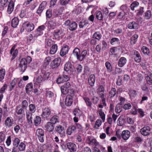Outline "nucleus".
I'll use <instances>...</instances> for the list:
<instances>
[{"mask_svg": "<svg viewBox=\"0 0 152 152\" xmlns=\"http://www.w3.org/2000/svg\"><path fill=\"white\" fill-rule=\"evenodd\" d=\"M56 26V23L55 21L50 20L48 22L47 26L50 29H54Z\"/></svg>", "mask_w": 152, "mask_h": 152, "instance_id": "393cba45", "label": "nucleus"}, {"mask_svg": "<svg viewBox=\"0 0 152 152\" xmlns=\"http://www.w3.org/2000/svg\"><path fill=\"white\" fill-rule=\"evenodd\" d=\"M130 136V132L128 130L123 131L121 133L122 138L124 140H126L128 139Z\"/></svg>", "mask_w": 152, "mask_h": 152, "instance_id": "9b49d317", "label": "nucleus"}, {"mask_svg": "<svg viewBox=\"0 0 152 152\" xmlns=\"http://www.w3.org/2000/svg\"><path fill=\"white\" fill-rule=\"evenodd\" d=\"M86 141L89 145L94 146L96 148L99 147V142L96 139L92 137L89 136L86 139Z\"/></svg>", "mask_w": 152, "mask_h": 152, "instance_id": "f03ea898", "label": "nucleus"}, {"mask_svg": "<svg viewBox=\"0 0 152 152\" xmlns=\"http://www.w3.org/2000/svg\"><path fill=\"white\" fill-rule=\"evenodd\" d=\"M98 112L99 115L100 116L101 118L103 121V122H104L105 120V115L102 109H100L98 110Z\"/></svg>", "mask_w": 152, "mask_h": 152, "instance_id": "72a5a7b5", "label": "nucleus"}, {"mask_svg": "<svg viewBox=\"0 0 152 152\" xmlns=\"http://www.w3.org/2000/svg\"><path fill=\"white\" fill-rule=\"evenodd\" d=\"M87 53V52L86 50H83L80 54V56L78 57V60L82 61L85 58Z\"/></svg>", "mask_w": 152, "mask_h": 152, "instance_id": "7c9ffc66", "label": "nucleus"}, {"mask_svg": "<svg viewBox=\"0 0 152 152\" xmlns=\"http://www.w3.org/2000/svg\"><path fill=\"white\" fill-rule=\"evenodd\" d=\"M41 118L39 116H36L34 119V123L36 126H37L41 123Z\"/></svg>", "mask_w": 152, "mask_h": 152, "instance_id": "a18cd8bd", "label": "nucleus"}, {"mask_svg": "<svg viewBox=\"0 0 152 152\" xmlns=\"http://www.w3.org/2000/svg\"><path fill=\"white\" fill-rule=\"evenodd\" d=\"M125 12L124 11L120 12L118 16V18L120 19H122L125 16Z\"/></svg>", "mask_w": 152, "mask_h": 152, "instance_id": "0e129e2a", "label": "nucleus"}, {"mask_svg": "<svg viewBox=\"0 0 152 152\" xmlns=\"http://www.w3.org/2000/svg\"><path fill=\"white\" fill-rule=\"evenodd\" d=\"M151 129L149 126H147L142 128L140 130L141 134L144 136H147L151 132Z\"/></svg>", "mask_w": 152, "mask_h": 152, "instance_id": "9d476101", "label": "nucleus"}, {"mask_svg": "<svg viewBox=\"0 0 152 152\" xmlns=\"http://www.w3.org/2000/svg\"><path fill=\"white\" fill-rule=\"evenodd\" d=\"M40 74L42 75L44 80L48 79L50 75V74L48 72H42Z\"/></svg>", "mask_w": 152, "mask_h": 152, "instance_id": "864d4df0", "label": "nucleus"}, {"mask_svg": "<svg viewBox=\"0 0 152 152\" xmlns=\"http://www.w3.org/2000/svg\"><path fill=\"white\" fill-rule=\"evenodd\" d=\"M83 99L84 100L86 105L89 107H91L92 104L89 99L86 97H84Z\"/></svg>", "mask_w": 152, "mask_h": 152, "instance_id": "c03bdc74", "label": "nucleus"}, {"mask_svg": "<svg viewBox=\"0 0 152 152\" xmlns=\"http://www.w3.org/2000/svg\"><path fill=\"white\" fill-rule=\"evenodd\" d=\"M47 4V3L46 1H43L40 4L39 7L43 10L46 7Z\"/></svg>", "mask_w": 152, "mask_h": 152, "instance_id": "680f3d73", "label": "nucleus"}, {"mask_svg": "<svg viewBox=\"0 0 152 152\" xmlns=\"http://www.w3.org/2000/svg\"><path fill=\"white\" fill-rule=\"evenodd\" d=\"M28 103L26 100H24L22 102V107L23 109L26 108L28 106Z\"/></svg>", "mask_w": 152, "mask_h": 152, "instance_id": "774afa93", "label": "nucleus"}, {"mask_svg": "<svg viewBox=\"0 0 152 152\" xmlns=\"http://www.w3.org/2000/svg\"><path fill=\"white\" fill-rule=\"evenodd\" d=\"M32 113L30 112L27 111L26 112V118L28 123L30 124H32Z\"/></svg>", "mask_w": 152, "mask_h": 152, "instance_id": "cd10ccee", "label": "nucleus"}, {"mask_svg": "<svg viewBox=\"0 0 152 152\" xmlns=\"http://www.w3.org/2000/svg\"><path fill=\"white\" fill-rule=\"evenodd\" d=\"M73 114L75 116H80L82 115V112L79 109L76 108L74 111Z\"/></svg>", "mask_w": 152, "mask_h": 152, "instance_id": "58836bf2", "label": "nucleus"}, {"mask_svg": "<svg viewBox=\"0 0 152 152\" xmlns=\"http://www.w3.org/2000/svg\"><path fill=\"white\" fill-rule=\"evenodd\" d=\"M95 80V76L94 74L91 75L88 78V82L89 85L93 86L94 84Z\"/></svg>", "mask_w": 152, "mask_h": 152, "instance_id": "aec40b11", "label": "nucleus"}, {"mask_svg": "<svg viewBox=\"0 0 152 152\" xmlns=\"http://www.w3.org/2000/svg\"><path fill=\"white\" fill-rule=\"evenodd\" d=\"M20 143V140L17 138L15 139L13 141V145L14 146L17 147L19 145Z\"/></svg>", "mask_w": 152, "mask_h": 152, "instance_id": "052dcab7", "label": "nucleus"}, {"mask_svg": "<svg viewBox=\"0 0 152 152\" xmlns=\"http://www.w3.org/2000/svg\"><path fill=\"white\" fill-rule=\"evenodd\" d=\"M58 117L57 116H54L51 118L50 119V122L53 124H55L56 123L58 122Z\"/></svg>", "mask_w": 152, "mask_h": 152, "instance_id": "ea45409f", "label": "nucleus"}, {"mask_svg": "<svg viewBox=\"0 0 152 152\" xmlns=\"http://www.w3.org/2000/svg\"><path fill=\"white\" fill-rule=\"evenodd\" d=\"M36 134L39 140L41 142H43L44 141V133L43 130L41 129H37Z\"/></svg>", "mask_w": 152, "mask_h": 152, "instance_id": "0eeeda50", "label": "nucleus"}, {"mask_svg": "<svg viewBox=\"0 0 152 152\" xmlns=\"http://www.w3.org/2000/svg\"><path fill=\"white\" fill-rule=\"evenodd\" d=\"M102 35L99 32H95L93 35V38L96 39L98 40H99L101 38Z\"/></svg>", "mask_w": 152, "mask_h": 152, "instance_id": "a19ab883", "label": "nucleus"}, {"mask_svg": "<svg viewBox=\"0 0 152 152\" xmlns=\"http://www.w3.org/2000/svg\"><path fill=\"white\" fill-rule=\"evenodd\" d=\"M116 94V90L115 88H112L109 92V95L110 97H114Z\"/></svg>", "mask_w": 152, "mask_h": 152, "instance_id": "5fc2aeb1", "label": "nucleus"}, {"mask_svg": "<svg viewBox=\"0 0 152 152\" xmlns=\"http://www.w3.org/2000/svg\"><path fill=\"white\" fill-rule=\"evenodd\" d=\"M18 79L15 78L12 81L11 83V85L12 87V89H10L11 90L16 85L17 82H18Z\"/></svg>", "mask_w": 152, "mask_h": 152, "instance_id": "338daca9", "label": "nucleus"}, {"mask_svg": "<svg viewBox=\"0 0 152 152\" xmlns=\"http://www.w3.org/2000/svg\"><path fill=\"white\" fill-rule=\"evenodd\" d=\"M62 33V31L59 30L55 31L54 32V36L56 38L60 37Z\"/></svg>", "mask_w": 152, "mask_h": 152, "instance_id": "3c124183", "label": "nucleus"}, {"mask_svg": "<svg viewBox=\"0 0 152 152\" xmlns=\"http://www.w3.org/2000/svg\"><path fill=\"white\" fill-rule=\"evenodd\" d=\"M137 12V14L138 15H142L144 12L143 7H140L138 10L136 11Z\"/></svg>", "mask_w": 152, "mask_h": 152, "instance_id": "e2e57ef3", "label": "nucleus"}, {"mask_svg": "<svg viewBox=\"0 0 152 152\" xmlns=\"http://www.w3.org/2000/svg\"><path fill=\"white\" fill-rule=\"evenodd\" d=\"M13 120L11 117H8L5 121V124L6 127L9 128L12 126Z\"/></svg>", "mask_w": 152, "mask_h": 152, "instance_id": "ddd939ff", "label": "nucleus"}, {"mask_svg": "<svg viewBox=\"0 0 152 152\" xmlns=\"http://www.w3.org/2000/svg\"><path fill=\"white\" fill-rule=\"evenodd\" d=\"M66 145L67 148L71 151L75 152L76 151V145L74 143L72 142H68Z\"/></svg>", "mask_w": 152, "mask_h": 152, "instance_id": "4468645a", "label": "nucleus"}, {"mask_svg": "<svg viewBox=\"0 0 152 152\" xmlns=\"http://www.w3.org/2000/svg\"><path fill=\"white\" fill-rule=\"evenodd\" d=\"M33 86L32 83L28 84L26 86V91L27 93L28 94L30 91H31L33 89Z\"/></svg>", "mask_w": 152, "mask_h": 152, "instance_id": "2f4dec72", "label": "nucleus"}, {"mask_svg": "<svg viewBox=\"0 0 152 152\" xmlns=\"http://www.w3.org/2000/svg\"><path fill=\"white\" fill-rule=\"evenodd\" d=\"M138 24L134 21L130 22L128 24V28L130 29H136L138 28Z\"/></svg>", "mask_w": 152, "mask_h": 152, "instance_id": "4be33fe9", "label": "nucleus"}, {"mask_svg": "<svg viewBox=\"0 0 152 152\" xmlns=\"http://www.w3.org/2000/svg\"><path fill=\"white\" fill-rule=\"evenodd\" d=\"M73 53L74 55L76 56L77 59L78 60V57L80 56V50L78 48H75L73 51Z\"/></svg>", "mask_w": 152, "mask_h": 152, "instance_id": "e433bc0d", "label": "nucleus"}, {"mask_svg": "<svg viewBox=\"0 0 152 152\" xmlns=\"http://www.w3.org/2000/svg\"><path fill=\"white\" fill-rule=\"evenodd\" d=\"M15 46H13L11 48L10 51V53L12 56L11 59L13 60L15 58L17 55L18 50L17 49H15Z\"/></svg>", "mask_w": 152, "mask_h": 152, "instance_id": "6ab92c4d", "label": "nucleus"}, {"mask_svg": "<svg viewBox=\"0 0 152 152\" xmlns=\"http://www.w3.org/2000/svg\"><path fill=\"white\" fill-rule=\"evenodd\" d=\"M102 121L101 119H97L95 122L94 128L96 129H99V127L101 126L102 124Z\"/></svg>", "mask_w": 152, "mask_h": 152, "instance_id": "c9c22d12", "label": "nucleus"}, {"mask_svg": "<svg viewBox=\"0 0 152 152\" xmlns=\"http://www.w3.org/2000/svg\"><path fill=\"white\" fill-rule=\"evenodd\" d=\"M61 59L59 57L55 58L50 64V66L53 69L56 68L59 66L61 62Z\"/></svg>", "mask_w": 152, "mask_h": 152, "instance_id": "6e6552de", "label": "nucleus"}, {"mask_svg": "<svg viewBox=\"0 0 152 152\" xmlns=\"http://www.w3.org/2000/svg\"><path fill=\"white\" fill-rule=\"evenodd\" d=\"M73 96H72L69 95H67L65 100V105L67 106H71L73 102Z\"/></svg>", "mask_w": 152, "mask_h": 152, "instance_id": "f8f14e48", "label": "nucleus"}, {"mask_svg": "<svg viewBox=\"0 0 152 152\" xmlns=\"http://www.w3.org/2000/svg\"><path fill=\"white\" fill-rule=\"evenodd\" d=\"M57 45L56 44L53 45L50 48L49 52V53L52 55L55 54L57 52Z\"/></svg>", "mask_w": 152, "mask_h": 152, "instance_id": "bb28decb", "label": "nucleus"}, {"mask_svg": "<svg viewBox=\"0 0 152 152\" xmlns=\"http://www.w3.org/2000/svg\"><path fill=\"white\" fill-rule=\"evenodd\" d=\"M19 23V20L18 18L15 17L13 18L11 22L12 26L14 27H16Z\"/></svg>", "mask_w": 152, "mask_h": 152, "instance_id": "c756f323", "label": "nucleus"}, {"mask_svg": "<svg viewBox=\"0 0 152 152\" xmlns=\"http://www.w3.org/2000/svg\"><path fill=\"white\" fill-rule=\"evenodd\" d=\"M138 36L137 34H134L130 38V43L131 45H133L137 42Z\"/></svg>", "mask_w": 152, "mask_h": 152, "instance_id": "b1692460", "label": "nucleus"}, {"mask_svg": "<svg viewBox=\"0 0 152 152\" xmlns=\"http://www.w3.org/2000/svg\"><path fill=\"white\" fill-rule=\"evenodd\" d=\"M133 55L135 56L134 60L137 62H140L141 61L142 57L139 52L134 50L133 52Z\"/></svg>", "mask_w": 152, "mask_h": 152, "instance_id": "f3484780", "label": "nucleus"}, {"mask_svg": "<svg viewBox=\"0 0 152 152\" xmlns=\"http://www.w3.org/2000/svg\"><path fill=\"white\" fill-rule=\"evenodd\" d=\"M34 28V25L32 23L26 22L23 24L22 29L26 30L28 32L33 31Z\"/></svg>", "mask_w": 152, "mask_h": 152, "instance_id": "7ed1b4c3", "label": "nucleus"}, {"mask_svg": "<svg viewBox=\"0 0 152 152\" xmlns=\"http://www.w3.org/2000/svg\"><path fill=\"white\" fill-rule=\"evenodd\" d=\"M53 42L51 39H47L45 42V47L46 48L50 47L53 44Z\"/></svg>", "mask_w": 152, "mask_h": 152, "instance_id": "de8ad7c7", "label": "nucleus"}, {"mask_svg": "<svg viewBox=\"0 0 152 152\" xmlns=\"http://www.w3.org/2000/svg\"><path fill=\"white\" fill-rule=\"evenodd\" d=\"M69 50L67 46H66L63 47L61 49L60 54L61 56H64L67 54Z\"/></svg>", "mask_w": 152, "mask_h": 152, "instance_id": "a878e982", "label": "nucleus"}, {"mask_svg": "<svg viewBox=\"0 0 152 152\" xmlns=\"http://www.w3.org/2000/svg\"><path fill=\"white\" fill-rule=\"evenodd\" d=\"M45 28V27L44 25L39 26L35 32V33L34 34V37L37 38L39 36L42 35L43 34V31Z\"/></svg>", "mask_w": 152, "mask_h": 152, "instance_id": "423d86ee", "label": "nucleus"}, {"mask_svg": "<svg viewBox=\"0 0 152 152\" xmlns=\"http://www.w3.org/2000/svg\"><path fill=\"white\" fill-rule=\"evenodd\" d=\"M139 5L138 2L135 1L133 2L130 6V8L132 10L134 11V10L135 8L137 7Z\"/></svg>", "mask_w": 152, "mask_h": 152, "instance_id": "79ce46f5", "label": "nucleus"}, {"mask_svg": "<svg viewBox=\"0 0 152 152\" xmlns=\"http://www.w3.org/2000/svg\"><path fill=\"white\" fill-rule=\"evenodd\" d=\"M141 50L144 54L148 55L150 53L149 49L146 46H144L141 48Z\"/></svg>", "mask_w": 152, "mask_h": 152, "instance_id": "49530a36", "label": "nucleus"}, {"mask_svg": "<svg viewBox=\"0 0 152 152\" xmlns=\"http://www.w3.org/2000/svg\"><path fill=\"white\" fill-rule=\"evenodd\" d=\"M51 113L50 109L49 108H45L42 110V117L44 118H47Z\"/></svg>", "mask_w": 152, "mask_h": 152, "instance_id": "1a4fd4ad", "label": "nucleus"}, {"mask_svg": "<svg viewBox=\"0 0 152 152\" xmlns=\"http://www.w3.org/2000/svg\"><path fill=\"white\" fill-rule=\"evenodd\" d=\"M73 67L71 64V63L68 62L65 64L64 69L66 72L69 71H72L73 70Z\"/></svg>", "mask_w": 152, "mask_h": 152, "instance_id": "412c9836", "label": "nucleus"}, {"mask_svg": "<svg viewBox=\"0 0 152 152\" xmlns=\"http://www.w3.org/2000/svg\"><path fill=\"white\" fill-rule=\"evenodd\" d=\"M31 61V58L28 56L26 58H22L20 61L19 67L20 70L23 72L27 68L28 63H29Z\"/></svg>", "mask_w": 152, "mask_h": 152, "instance_id": "f257e3e1", "label": "nucleus"}, {"mask_svg": "<svg viewBox=\"0 0 152 152\" xmlns=\"http://www.w3.org/2000/svg\"><path fill=\"white\" fill-rule=\"evenodd\" d=\"M14 6V2L12 1L10 2L7 8V12L9 14H10L12 12Z\"/></svg>", "mask_w": 152, "mask_h": 152, "instance_id": "c85d7f7f", "label": "nucleus"}, {"mask_svg": "<svg viewBox=\"0 0 152 152\" xmlns=\"http://www.w3.org/2000/svg\"><path fill=\"white\" fill-rule=\"evenodd\" d=\"M5 74V70L2 69L0 70V81L3 82L2 80L4 79Z\"/></svg>", "mask_w": 152, "mask_h": 152, "instance_id": "f704fd0d", "label": "nucleus"}, {"mask_svg": "<svg viewBox=\"0 0 152 152\" xmlns=\"http://www.w3.org/2000/svg\"><path fill=\"white\" fill-rule=\"evenodd\" d=\"M148 83L149 84H151L152 83V75H148L146 78Z\"/></svg>", "mask_w": 152, "mask_h": 152, "instance_id": "13d9d810", "label": "nucleus"}, {"mask_svg": "<svg viewBox=\"0 0 152 152\" xmlns=\"http://www.w3.org/2000/svg\"><path fill=\"white\" fill-rule=\"evenodd\" d=\"M28 107L29 110V112H30L32 113H33L35 112L36 110V108L34 104H31L29 105Z\"/></svg>", "mask_w": 152, "mask_h": 152, "instance_id": "37998d69", "label": "nucleus"}, {"mask_svg": "<svg viewBox=\"0 0 152 152\" xmlns=\"http://www.w3.org/2000/svg\"><path fill=\"white\" fill-rule=\"evenodd\" d=\"M119 42V39L117 38H113L111 39L110 43L111 45H114Z\"/></svg>", "mask_w": 152, "mask_h": 152, "instance_id": "603ef678", "label": "nucleus"}, {"mask_svg": "<svg viewBox=\"0 0 152 152\" xmlns=\"http://www.w3.org/2000/svg\"><path fill=\"white\" fill-rule=\"evenodd\" d=\"M96 17L97 19L99 20L102 21L103 20V15L102 12L100 11L97 12Z\"/></svg>", "mask_w": 152, "mask_h": 152, "instance_id": "4c0bfd02", "label": "nucleus"}, {"mask_svg": "<svg viewBox=\"0 0 152 152\" xmlns=\"http://www.w3.org/2000/svg\"><path fill=\"white\" fill-rule=\"evenodd\" d=\"M25 144L23 142H21L18 146V149L20 151H23L25 150L26 148Z\"/></svg>", "mask_w": 152, "mask_h": 152, "instance_id": "09e8293b", "label": "nucleus"}, {"mask_svg": "<svg viewBox=\"0 0 152 152\" xmlns=\"http://www.w3.org/2000/svg\"><path fill=\"white\" fill-rule=\"evenodd\" d=\"M55 130L61 137H64L65 136V130L63 127L59 125L55 127Z\"/></svg>", "mask_w": 152, "mask_h": 152, "instance_id": "39448f33", "label": "nucleus"}, {"mask_svg": "<svg viewBox=\"0 0 152 152\" xmlns=\"http://www.w3.org/2000/svg\"><path fill=\"white\" fill-rule=\"evenodd\" d=\"M61 93L64 95L66 94L69 92V90L65 88L64 87L61 86Z\"/></svg>", "mask_w": 152, "mask_h": 152, "instance_id": "bf43d9fd", "label": "nucleus"}, {"mask_svg": "<svg viewBox=\"0 0 152 152\" xmlns=\"http://www.w3.org/2000/svg\"><path fill=\"white\" fill-rule=\"evenodd\" d=\"M5 139V134L2 132H0V142L1 143L4 141Z\"/></svg>", "mask_w": 152, "mask_h": 152, "instance_id": "69168bd1", "label": "nucleus"}, {"mask_svg": "<svg viewBox=\"0 0 152 152\" xmlns=\"http://www.w3.org/2000/svg\"><path fill=\"white\" fill-rule=\"evenodd\" d=\"M54 126L52 123L47 122L45 125V130L49 132H51L53 130Z\"/></svg>", "mask_w": 152, "mask_h": 152, "instance_id": "dca6fc26", "label": "nucleus"}, {"mask_svg": "<svg viewBox=\"0 0 152 152\" xmlns=\"http://www.w3.org/2000/svg\"><path fill=\"white\" fill-rule=\"evenodd\" d=\"M89 25L88 20H84L83 22H80L79 24V26L80 28H83Z\"/></svg>", "mask_w": 152, "mask_h": 152, "instance_id": "473e14b6", "label": "nucleus"}, {"mask_svg": "<svg viewBox=\"0 0 152 152\" xmlns=\"http://www.w3.org/2000/svg\"><path fill=\"white\" fill-rule=\"evenodd\" d=\"M76 130V126L75 125H72L68 128L66 133L68 135H70L72 133L75 132Z\"/></svg>", "mask_w": 152, "mask_h": 152, "instance_id": "2eb2a0df", "label": "nucleus"}, {"mask_svg": "<svg viewBox=\"0 0 152 152\" xmlns=\"http://www.w3.org/2000/svg\"><path fill=\"white\" fill-rule=\"evenodd\" d=\"M15 112L18 115H25V112L23 108L20 106H17L15 108Z\"/></svg>", "mask_w": 152, "mask_h": 152, "instance_id": "a211bd4d", "label": "nucleus"}, {"mask_svg": "<svg viewBox=\"0 0 152 152\" xmlns=\"http://www.w3.org/2000/svg\"><path fill=\"white\" fill-rule=\"evenodd\" d=\"M105 65L107 71L109 72H110L112 71V66L110 64L109 62L107 61L105 63Z\"/></svg>", "mask_w": 152, "mask_h": 152, "instance_id": "4d7b16f0", "label": "nucleus"}, {"mask_svg": "<svg viewBox=\"0 0 152 152\" xmlns=\"http://www.w3.org/2000/svg\"><path fill=\"white\" fill-rule=\"evenodd\" d=\"M64 25L68 26V28L71 31H73L76 29L77 26L76 23L75 22H71L69 20H67L65 22Z\"/></svg>", "mask_w": 152, "mask_h": 152, "instance_id": "20e7f679", "label": "nucleus"}, {"mask_svg": "<svg viewBox=\"0 0 152 152\" xmlns=\"http://www.w3.org/2000/svg\"><path fill=\"white\" fill-rule=\"evenodd\" d=\"M126 62V58L124 57H122L119 60L118 65L120 67H121L125 65Z\"/></svg>", "mask_w": 152, "mask_h": 152, "instance_id": "5701e85b", "label": "nucleus"}, {"mask_svg": "<svg viewBox=\"0 0 152 152\" xmlns=\"http://www.w3.org/2000/svg\"><path fill=\"white\" fill-rule=\"evenodd\" d=\"M151 15V13L150 10H147L145 13L144 16L145 19H148L150 18Z\"/></svg>", "mask_w": 152, "mask_h": 152, "instance_id": "6e6d98bb", "label": "nucleus"}, {"mask_svg": "<svg viewBox=\"0 0 152 152\" xmlns=\"http://www.w3.org/2000/svg\"><path fill=\"white\" fill-rule=\"evenodd\" d=\"M122 110V107L120 104H118L115 107V111L117 113H119L121 112Z\"/></svg>", "mask_w": 152, "mask_h": 152, "instance_id": "8fccbe9b", "label": "nucleus"}]
</instances>
